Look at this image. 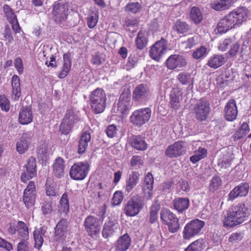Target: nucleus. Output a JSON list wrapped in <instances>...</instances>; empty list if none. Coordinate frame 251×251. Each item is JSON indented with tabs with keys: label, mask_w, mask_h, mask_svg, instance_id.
Masks as SVG:
<instances>
[{
	"label": "nucleus",
	"mask_w": 251,
	"mask_h": 251,
	"mask_svg": "<svg viewBox=\"0 0 251 251\" xmlns=\"http://www.w3.org/2000/svg\"><path fill=\"white\" fill-rule=\"evenodd\" d=\"M248 10L244 7H238L226 15L219 22L217 30L220 33H225L228 30L241 25L247 17Z\"/></svg>",
	"instance_id": "nucleus-1"
},
{
	"label": "nucleus",
	"mask_w": 251,
	"mask_h": 251,
	"mask_svg": "<svg viewBox=\"0 0 251 251\" xmlns=\"http://www.w3.org/2000/svg\"><path fill=\"white\" fill-rule=\"evenodd\" d=\"M251 210L243 203L234 206L231 211L227 213L224 221L225 226L233 227L244 222L250 215Z\"/></svg>",
	"instance_id": "nucleus-2"
},
{
	"label": "nucleus",
	"mask_w": 251,
	"mask_h": 251,
	"mask_svg": "<svg viewBox=\"0 0 251 251\" xmlns=\"http://www.w3.org/2000/svg\"><path fill=\"white\" fill-rule=\"evenodd\" d=\"M90 105L95 114L103 112L106 107V96L102 88H98L89 95Z\"/></svg>",
	"instance_id": "nucleus-3"
},
{
	"label": "nucleus",
	"mask_w": 251,
	"mask_h": 251,
	"mask_svg": "<svg viewBox=\"0 0 251 251\" xmlns=\"http://www.w3.org/2000/svg\"><path fill=\"white\" fill-rule=\"evenodd\" d=\"M144 205L143 198L136 195L131 197L125 203L123 210L127 216L134 217L141 211Z\"/></svg>",
	"instance_id": "nucleus-4"
},
{
	"label": "nucleus",
	"mask_w": 251,
	"mask_h": 251,
	"mask_svg": "<svg viewBox=\"0 0 251 251\" xmlns=\"http://www.w3.org/2000/svg\"><path fill=\"white\" fill-rule=\"evenodd\" d=\"M69 15V4L67 2L59 0L52 6V15L53 20L61 25L65 22Z\"/></svg>",
	"instance_id": "nucleus-5"
},
{
	"label": "nucleus",
	"mask_w": 251,
	"mask_h": 251,
	"mask_svg": "<svg viewBox=\"0 0 251 251\" xmlns=\"http://www.w3.org/2000/svg\"><path fill=\"white\" fill-rule=\"evenodd\" d=\"M105 210L102 212L101 220L92 215L88 216L85 219L84 226L85 230L89 236L94 237L100 234L101 225L103 219V216L105 214Z\"/></svg>",
	"instance_id": "nucleus-6"
},
{
	"label": "nucleus",
	"mask_w": 251,
	"mask_h": 251,
	"mask_svg": "<svg viewBox=\"0 0 251 251\" xmlns=\"http://www.w3.org/2000/svg\"><path fill=\"white\" fill-rule=\"evenodd\" d=\"M160 219L162 222L168 225L169 230L172 233H175L180 228L178 219L170 210L164 208L160 212Z\"/></svg>",
	"instance_id": "nucleus-7"
},
{
	"label": "nucleus",
	"mask_w": 251,
	"mask_h": 251,
	"mask_svg": "<svg viewBox=\"0 0 251 251\" xmlns=\"http://www.w3.org/2000/svg\"><path fill=\"white\" fill-rule=\"evenodd\" d=\"M151 110L149 107L141 108L135 110L130 117V121L134 125L141 126L151 118Z\"/></svg>",
	"instance_id": "nucleus-8"
},
{
	"label": "nucleus",
	"mask_w": 251,
	"mask_h": 251,
	"mask_svg": "<svg viewBox=\"0 0 251 251\" xmlns=\"http://www.w3.org/2000/svg\"><path fill=\"white\" fill-rule=\"evenodd\" d=\"M90 165L87 162L75 163L70 170V177L74 180H83L87 176Z\"/></svg>",
	"instance_id": "nucleus-9"
},
{
	"label": "nucleus",
	"mask_w": 251,
	"mask_h": 251,
	"mask_svg": "<svg viewBox=\"0 0 251 251\" xmlns=\"http://www.w3.org/2000/svg\"><path fill=\"white\" fill-rule=\"evenodd\" d=\"M205 222L199 219H195L186 224L183 231V237L189 239L198 234L204 227Z\"/></svg>",
	"instance_id": "nucleus-10"
},
{
	"label": "nucleus",
	"mask_w": 251,
	"mask_h": 251,
	"mask_svg": "<svg viewBox=\"0 0 251 251\" xmlns=\"http://www.w3.org/2000/svg\"><path fill=\"white\" fill-rule=\"evenodd\" d=\"M151 97V91L149 87L145 84L137 85L132 93V100L141 103L148 100Z\"/></svg>",
	"instance_id": "nucleus-11"
},
{
	"label": "nucleus",
	"mask_w": 251,
	"mask_h": 251,
	"mask_svg": "<svg viewBox=\"0 0 251 251\" xmlns=\"http://www.w3.org/2000/svg\"><path fill=\"white\" fill-rule=\"evenodd\" d=\"M68 221L67 219H61L54 227L53 241L58 243H63L65 241L66 233L68 230Z\"/></svg>",
	"instance_id": "nucleus-12"
},
{
	"label": "nucleus",
	"mask_w": 251,
	"mask_h": 251,
	"mask_svg": "<svg viewBox=\"0 0 251 251\" xmlns=\"http://www.w3.org/2000/svg\"><path fill=\"white\" fill-rule=\"evenodd\" d=\"M210 109L209 103L203 99H200L194 108L196 118L200 121L205 120L208 116Z\"/></svg>",
	"instance_id": "nucleus-13"
},
{
	"label": "nucleus",
	"mask_w": 251,
	"mask_h": 251,
	"mask_svg": "<svg viewBox=\"0 0 251 251\" xmlns=\"http://www.w3.org/2000/svg\"><path fill=\"white\" fill-rule=\"evenodd\" d=\"M25 170L24 171L21 176L22 182L25 183L36 175V160L33 157H30L25 164Z\"/></svg>",
	"instance_id": "nucleus-14"
},
{
	"label": "nucleus",
	"mask_w": 251,
	"mask_h": 251,
	"mask_svg": "<svg viewBox=\"0 0 251 251\" xmlns=\"http://www.w3.org/2000/svg\"><path fill=\"white\" fill-rule=\"evenodd\" d=\"M185 144L183 141H177L169 146L165 150V155L169 158H175L184 153Z\"/></svg>",
	"instance_id": "nucleus-15"
},
{
	"label": "nucleus",
	"mask_w": 251,
	"mask_h": 251,
	"mask_svg": "<svg viewBox=\"0 0 251 251\" xmlns=\"http://www.w3.org/2000/svg\"><path fill=\"white\" fill-rule=\"evenodd\" d=\"M167 41L161 38L157 41L150 50L151 57L154 60L159 61L167 49Z\"/></svg>",
	"instance_id": "nucleus-16"
},
{
	"label": "nucleus",
	"mask_w": 251,
	"mask_h": 251,
	"mask_svg": "<svg viewBox=\"0 0 251 251\" xmlns=\"http://www.w3.org/2000/svg\"><path fill=\"white\" fill-rule=\"evenodd\" d=\"M33 136L32 131H26L23 134L16 143V150L19 153H24L28 150L30 143V139Z\"/></svg>",
	"instance_id": "nucleus-17"
},
{
	"label": "nucleus",
	"mask_w": 251,
	"mask_h": 251,
	"mask_svg": "<svg viewBox=\"0 0 251 251\" xmlns=\"http://www.w3.org/2000/svg\"><path fill=\"white\" fill-rule=\"evenodd\" d=\"M167 68L170 70H174L176 68H181L187 65L185 58L179 54L171 55L166 62Z\"/></svg>",
	"instance_id": "nucleus-18"
},
{
	"label": "nucleus",
	"mask_w": 251,
	"mask_h": 251,
	"mask_svg": "<svg viewBox=\"0 0 251 251\" xmlns=\"http://www.w3.org/2000/svg\"><path fill=\"white\" fill-rule=\"evenodd\" d=\"M249 187L248 183H241L230 191L228 195V201H232L238 197L246 196L249 192Z\"/></svg>",
	"instance_id": "nucleus-19"
},
{
	"label": "nucleus",
	"mask_w": 251,
	"mask_h": 251,
	"mask_svg": "<svg viewBox=\"0 0 251 251\" xmlns=\"http://www.w3.org/2000/svg\"><path fill=\"white\" fill-rule=\"evenodd\" d=\"M225 117L228 121H233L236 119L238 114L237 108L234 100H229L225 107Z\"/></svg>",
	"instance_id": "nucleus-20"
},
{
	"label": "nucleus",
	"mask_w": 251,
	"mask_h": 251,
	"mask_svg": "<svg viewBox=\"0 0 251 251\" xmlns=\"http://www.w3.org/2000/svg\"><path fill=\"white\" fill-rule=\"evenodd\" d=\"M131 242V238L127 233L121 236L115 244L116 251H126L129 248Z\"/></svg>",
	"instance_id": "nucleus-21"
},
{
	"label": "nucleus",
	"mask_w": 251,
	"mask_h": 251,
	"mask_svg": "<svg viewBox=\"0 0 251 251\" xmlns=\"http://www.w3.org/2000/svg\"><path fill=\"white\" fill-rule=\"evenodd\" d=\"M47 227L43 226L36 228L33 232V237L35 241V248L39 249L44 242V238H46Z\"/></svg>",
	"instance_id": "nucleus-22"
},
{
	"label": "nucleus",
	"mask_w": 251,
	"mask_h": 251,
	"mask_svg": "<svg viewBox=\"0 0 251 251\" xmlns=\"http://www.w3.org/2000/svg\"><path fill=\"white\" fill-rule=\"evenodd\" d=\"M130 143L133 148L138 151H145L148 148L145 137L141 135H133L130 138Z\"/></svg>",
	"instance_id": "nucleus-23"
},
{
	"label": "nucleus",
	"mask_w": 251,
	"mask_h": 251,
	"mask_svg": "<svg viewBox=\"0 0 251 251\" xmlns=\"http://www.w3.org/2000/svg\"><path fill=\"white\" fill-rule=\"evenodd\" d=\"M173 206L178 212L182 213L188 208L190 200L188 198H176L173 201Z\"/></svg>",
	"instance_id": "nucleus-24"
},
{
	"label": "nucleus",
	"mask_w": 251,
	"mask_h": 251,
	"mask_svg": "<svg viewBox=\"0 0 251 251\" xmlns=\"http://www.w3.org/2000/svg\"><path fill=\"white\" fill-rule=\"evenodd\" d=\"M140 174L137 172H132L129 175L126 181V192L128 193L132 191L139 182Z\"/></svg>",
	"instance_id": "nucleus-25"
},
{
	"label": "nucleus",
	"mask_w": 251,
	"mask_h": 251,
	"mask_svg": "<svg viewBox=\"0 0 251 251\" xmlns=\"http://www.w3.org/2000/svg\"><path fill=\"white\" fill-rule=\"evenodd\" d=\"M33 117L30 107H24L19 115V122L22 125L28 124L32 121Z\"/></svg>",
	"instance_id": "nucleus-26"
},
{
	"label": "nucleus",
	"mask_w": 251,
	"mask_h": 251,
	"mask_svg": "<svg viewBox=\"0 0 251 251\" xmlns=\"http://www.w3.org/2000/svg\"><path fill=\"white\" fill-rule=\"evenodd\" d=\"M91 134L89 131H85L83 132L79 141V145L77 149L78 154L84 153L88 147V143L90 141Z\"/></svg>",
	"instance_id": "nucleus-27"
},
{
	"label": "nucleus",
	"mask_w": 251,
	"mask_h": 251,
	"mask_svg": "<svg viewBox=\"0 0 251 251\" xmlns=\"http://www.w3.org/2000/svg\"><path fill=\"white\" fill-rule=\"evenodd\" d=\"M226 62V59L224 55L214 54L209 58L206 64L210 68L217 69L224 65Z\"/></svg>",
	"instance_id": "nucleus-28"
},
{
	"label": "nucleus",
	"mask_w": 251,
	"mask_h": 251,
	"mask_svg": "<svg viewBox=\"0 0 251 251\" xmlns=\"http://www.w3.org/2000/svg\"><path fill=\"white\" fill-rule=\"evenodd\" d=\"M71 53H67L63 55V66L61 72L58 74V77L60 78L65 77L70 71L72 66L71 61Z\"/></svg>",
	"instance_id": "nucleus-29"
},
{
	"label": "nucleus",
	"mask_w": 251,
	"mask_h": 251,
	"mask_svg": "<svg viewBox=\"0 0 251 251\" xmlns=\"http://www.w3.org/2000/svg\"><path fill=\"white\" fill-rule=\"evenodd\" d=\"M12 98L17 100L21 96V84L20 78L17 75H14L12 78Z\"/></svg>",
	"instance_id": "nucleus-30"
},
{
	"label": "nucleus",
	"mask_w": 251,
	"mask_h": 251,
	"mask_svg": "<svg viewBox=\"0 0 251 251\" xmlns=\"http://www.w3.org/2000/svg\"><path fill=\"white\" fill-rule=\"evenodd\" d=\"M117 223L112 220H109L106 222L103 226L102 231V236L107 238L111 236L115 232V229L117 228Z\"/></svg>",
	"instance_id": "nucleus-31"
},
{
	"label": "nucleus",
	"mask_w": 251,
	"mask_h": 251,
	"mask_svg": "<svg viewBox=\"0 0 251 251\" xmlns=\"http://www.w3.org/2000/svg\"><path fill=\"white\" fill-rule=\"evenodd\" d=\"M58 211L60 214L67 215L70 210L69 199L67 193H64L59 201Z\"/></svg>",
	"instance_id": "nucleus-32"
},
{
	"label": "nucleus",
	"mask_w": 251,
	"mask_h": 251,
	"mask_svg": "<svg viewBox=\"0 0 251 251\" xmlns=\"http://www.w3.org/2000/svg\"><path fill=\"white\" fill-rule=\"evenodd\" d=\"M17 231L18 233V238L23 240V238L25 239H28L29 232L28 228L26 224L22 221H19L17 225Z\"/></svg>",
	"instance_id": "nucleus-33"
},
{
	"label": "nucleus",
	"mask_w": 251,
	"mask_h": 251,
	"mask_svg": "<svg viewBox=\"0 0 251 251\" xmlns=\"http://www.w3.org/2000/svg\"><path fill=\"white\" fill-rule=\"evenodd\" d=\"M177 79L182 85H193L194 78L191 74L187 72H181L177 76Z\"/></svg>",
	"instance_id": "nucleus-34"
},
{
	"label": "nucleus",
	"mask_w": 251,
	"mask_h": 251,
	"mask_svg": "<svg viewBox=\"0 0 251 251\" xmlns=\"http://www.w3.org/2000/svg\"><path fill=\"white\" fill-rule=\"evenodd\" d=\"M207 150L205 148L200 147L198 150L195 151L194 155L190 157V160L193 164H195L205 158L207 155Z\"/></svg>",
	"instance_id": "nucleus-35"
},
{
	"label": "nucleus",
	"mask_w": 251,
	"mask_h": 251,
	"mask_svg": "<svg viewBox=\"0 0 251 251\" xmlns=\"http://www.w3.org/2000/svg\"><path fill=\"white\" fill-rule=\"evenodd\" d=\"M190 17L191 20L196 24H200L203 19V15L200 9L196 7H192Z\"/></svg>",
	"instance_id": "nucleus-36"
},
{
	"label": "nucleus",
	"mask_w": 251,
	"mask_h": 251,
	"mask_svg": "<svg viewBox=\"0 0 251 251\" xmlns=\"http://www.w3.org/2000/svg\"><path fill=\"white\" fill-rule=\"evenodd\" d=\"M64 160L60 157L57 158L53 164V172L55 176L59 177L64 174Z\"/></svg>",
	"instance_id": "nucleus-37"
},
{
	"label": "nucleus",
	"mask_w": 251,
	"mask_h": 251,
	"mask_svg": "<svg viewBox=\"0 0 251 251\" xmlns=\"http://www.w3.org/2000/svg\"><path fill=\"white\" fill-rule=\"evenodd\" d=\"M249 131L250 128L248 124L246 122H244L233 136L234 140H239L246 136Z\"/></svg>",
	"instance_id": "nucleus-38"
},
{
	"label": "nucleus",
	"mask_w": 251,
	"mask_h": 251,
	"mask_svg": "<svg viewBox=\"0 0 251 251\" xmlns=\"http://www.w3.org/2000/svg\"><path fill=\"white\" fill-rule=\"evenodd\" d=\"M174 29L178 33L183 34L189 30L190 26L185 22L179 20L176 22Z\"/></svg>",
	"instance_id": "nucleus-39"
},
{
	"label": "nucleus",
	"mask_w": 251,
	"mask_h": 251,
	"mask_svg": "<svg viewBox=\"0 0 251 251\" xmlns=\"http://www.w3.org/2000/svg\"><path fill=\"white\" fill-rule=\"evenodd\" d=\"M99 19V12L97 10L91 11L87 17L88 26L90 28H94L97 25Z\"/></svg>",
	"instance_id": "nucleus-40"
},
{
	"label": "nucleus",
	"mask_w": 251,
	"mask_h": 251,
	"mask_svg": "<svg viewBox=\"0 0 251 251\" xmlns=\"http://www.w3.org/2000/svg\"><path fill=\"white\" fill-rule=\"evenodd\" d=\"M160 208V205L157 201H155L154 204L151 206L149 217V222L151 224L155 223L157 220V213Z\"/></svg>",
	"instance_id": "nucleus-41"
},
{
	"label": "nucleus",
	"mask_w": 251,
	"mask_h": 251,
	"mask_svg": "<svg viewBox=\"0 0 251 251\" xmlns=\"http://www.w3.org/2000/svg\"><path fill=\"white\" fill-rule=\"evenodd\" d=\"M203 250V241L198 240L190 244L185 251H202Z\"/></svg>",
	"instance_id": "nucleus-42"
},
{
	"label": "nucleus",
	"mask_w": 251,
	"mask_h": 251,
	"mask_svg": "<svg viewBox=\"0 0 251 251\" xmlns=\"http://www.w3.org/2000/svg\"><path fill=\"white\" fill-rule=\"evenodd\" d=\"M229 6L230 2L227 0H220L212 4V7L218 11L227 9Z\"/></svg>",
	"instance_id": "nucleus-43"
},
{
	"label": "nucleus",
	"mask_w": 251,
	"mask_h": 251,
	"mask_svg": "<svg viewBox=\"0 0 251 251\" xmlns=\"http://www.w3.org/2000/svg\"><path fill=\"white\" fill-rule=\"evenodd\" d=\"M135 42L136 47L139 50H142L147 45V38L142 31L138 33Z\"/></svg>",
	"instance_id": "nucleus-44"
},
{
	"label": "nucleus",
	"mask_w": 251,
	"mask_h": 251,
	"mask_svg": "<svg viewBox=\"0 0 251 251\" xmlns=\"http://www.w3.org/2000/svg\"><path fill=\"white\" fill-rule=\"evenodd\" d=\"M55 205V202L51 199L46 200L43 203L42 210L44 215L50 213L53 209V207Z\"/></svg>",
	"instance_id": "nucleus-45"
},
{
	"label": "nucleus",
	"mask_w": 251,
	"mask_h": 251,
	"mask_svg": "<svg viewBox=\"0 0 251 251\" xmlns=\"http://www.w3.org/2000/svg\"><path fill=\"white\" fill-rule=\"evenodd\" d=\"M222 181L220 177L214 176L210 181L209 184V190L214 192L217 190L221 185Z\"/></svg>",
	"instance_id": "nucleus-46"
},
{
	"label": "nucleus",
	"mask_w": 251,
	"mask_h": 251,
	"mask_svg": "<svg viewBox=\"0 0 251 251\" xmlns=\"http://www.w3.org/2000/svg\"><path fill=\"white\" fill-rule=\"evenodd\" d=\"M36 186L34 181H30L24 192L23 196L36 198Z\"/></svg>",
	"instance_id": "nucleus-47"
},
{
	"label": "nucleus",
	"mask_w": 251,
	"mask_h": 251,
	"mask_svg": "<svg viewBox=\"0 0 251 251\" xmlns=\"http://www.w3.org/2000/svg\"><path fill=\"white\" fill-rule=\"evenodd\" d=\"M130 92L127 89H124L120 95L119 102L126 104L128 106H131Z\"/></svg>",
	"instance_id": "nucleus-48"
},
{
	"label": "nucleus",
	"mask_w": 251,
	"mask_h": 251,
	"mask_svg": "<svg viewBox=\"0 0 251 251\" xmlns=\"http://www.w3.org/2000/svg\"><path fill=\"white\" fill-rule=\"evenodd\" d=\"M153 177L151 173H148L145 177L143 190H152L153 184Z\"/></svg>",
	"instance_id": "nucleus-49"
},
{
	"label": "nucleus",
	"mask_w": 251,
	"mask_h": 251,
	"mask_svg": "<svg viewBox=\"0 0 251 251\" xmlns=\"http://www.w3.org/2000/svg\"><path fill=\"white\" fill-rule=\"evenodd\" d=\"M74 123L62 120L59 127V131L62 134H68L72 130Z\"/></svg>",
	"instance_id": "nucleus-50"
},
{
	"label": "nucleus",
	"mask_w": 251,
	"mask_h": 251,
	"mask_svg": "<svg viewBox=\"0 0 251 251\" xmlns=\"http://www.w3.org/2000/svg\"><path fill=\"white\" fill-rule=\"evenodd\" d=\"M141 8V6L138 2H131L126 5L125 11L128 13H136L139 12Z\"/></svg>",
	"instance_id": "nucleus-51"
},
{
	"label": "nucleus",
	"mask_w": 251,
	"mask_h": 251,
	"mask_svg": "<svg viewBox=\"0 0 251 251\" xmlns=\"http://www.w3.org/2000/svg\"><path fill=\"white\" fill-rule=\"evenodd\" d=\"M143 164L142 157L139 155H133L130 160V165L135 169L140 168Z\"/></svg>",
	"instance_id": "nucleus-52"
},
{
	"label": "nucleus",
	"mask_w": 251,
	"mask_h": 251,
	"mask_svg": "<svg viewBox=\"0 0 251 251\" xmlns=\"http://www.w3.org/2000/svg\"><path fill=\"white\" fill-rule=\"evenodd\" d=\"M3 10L10 23L14 22L16 19V17L13 10L8 5H4Z\"/></svg>",
	"instance_id": "nucleus-53"
},
{
	"label": "nucleus",
	"mask_w": 251,
	"mask_h": 251,
	"mask_svg": "<svg viewBox=\"0 0 251 251\" xmlns=\"http://www.w3.org/2000/svg\"><path fill=\"white\" fill-rule=\"evenodd\" d=\"M123 193L121 191H116L113 195L112 199V204L114 206L120 205L123 200Z\"/></svg>",
	"instance_id": "nucleus-54"
},
{
	"label": "nucleus",
	"mask_w": 251,
	"mask_h": 251,
	"mask_svg": "<svg viewBox=\"0 0 251 251\" xmlns=\"http://www.w3.org/2000/svg\"><path fill=\"white\" fill-rule=\"evenodd\" d=\"M63 120L67 122L75 123L77 120V117L74 114L72 109H68L67 110Z\"/></svg>",
	"instance_id": "nucleus-55"
},
{
	"label": "nucleus",
	"mask_w": 251,
	"mask_h": 251,
	"mask_svg": "<svg viewBox=\"0 0 251 251\" xmlns=\"http://www.w3.org/2000/svg\"><path fill=\"white\" fill-rule=\"evenodd\" d=\"M0 106L2 110L7 112L10 109V102L4 95L0 96Z\"/></svg>",
	"instance_id": "nucleus-56"
},
{
	"label": "nucleus",
	"mask_w": 251,
	"mask_h": 251,
	"mask_svg": "<svg viewBox=\"0 0 251 251\" xmlns=\"http://www.w3.org/2000/svg\"><path fill=\"white\" fill-rule=\"evenodd\" d=\"M35 197L23 196V200L24 204L27 208L33 207L35 204Z\"/></svg>",
	"instance_id": "nucleus-57"
},
{
	"label": "nucleus",
	"mask_w": 251,
	"mask_h": 251,
	"mask_svg": "<svg viewBox=\"0 0 251 251\" xmlns=\"http://www.w3.org/2000/svg\"><path fill=\"white\" fill-rule=\"evenodd\" d=\"M170 104L173 108L177 109L179 107V97L175 94H172L170 95Z\"/></svg>",
	"instance_id": "nucleus-58"
},
{
	"label": "nucleus",
	"mask_w": 251,
	"mask_h": 251,
	"mask_svg": "<svg viewBox=\"0 0 251 251\" xmlns=\"http://www.w3.org/2000/svg\"><path fill=\"white\" fill-rule=\"evenodd\" d=\"M131 106H128L127 104L123 103V102H118L117 111L122 115H126L128 113Z\"/></svg>",
	"instance_id": "nucleus-59"
},
{
	"label": "nucleus",
	"mask_w": 251,
	"mask_h": 251,
	"mask_svg": "<svg viewBox=\"0 0 251 251\" xmlns=\"http://www.w3.org/2000/svg\"><path fill=\"white\" fill-rule=\"evenodd\" d=\"M206 53V49L204 47H201L194 51L193 57L196 59H199L204 56Z\"/></svg>",
	"instance_id": "nucleus-60"
},
{
	"label": "nucleus",
	"mask_w": 251,
	"mask_h": 251,
	"mask_svg": "<svg viewBox=\"0 0 251 251\" xmlns=\"http://www.w3.org/2000/svg\"><path fill=\"white\" fill-rule=\"evenodd\" d=\"M27 239L23 238L17 245V251H29L28 243Z\"/></svg>",
	"instance_id": "nucleus-61"
},
{
	"label": "nucleus",
	"mask_w": 251,
	"mask_h": 251,
	"mask_svg": "<svg viewBox=\"0 0 251 251\" xmlns=\"http://www.w3.org/2000/svg\"><path fill=\"white\" fill-rule=\"evenodd\" d=\"M2 34L4 38L8 40L9 43H11L14 40L11 30L9 26L6 25L5 27Z\"/></svg>",
	"instance_id": "nucleus-62"
},
{
	"label": "nucleus",
	"mask_w": 251,
	"mask_h": 251,
	"mask_svg": "<svg viewBox=\"0 0 251 251\" xmlns=\"http://www.w3.org/2000/svg\"><path fill=\"white\" fill-rule=\"evenodd\" d=\"M14 66L17 70L19 74L21 75L24 72V65L22 59L20 57H17L14 61Z\"/></svg>",
	"instance_id": "nucleus-63"
},
{
	"label": "nucleus",
	"mask_w": 251,
	"mask_h": 251,
	"mask_svg": "<svg viewBox=\"0 0 251 251\" xmlns=\"http://www.w3.org/2000/svg\"><path fill=\"white\" fill-rule=\"evenodd\" d=\"M106 132L108 137H114L117 133L116 126L114 125L109 126L106 129Z\"/></svg>",
	"instance_id": "nucleus-64"
}]
</instances>
